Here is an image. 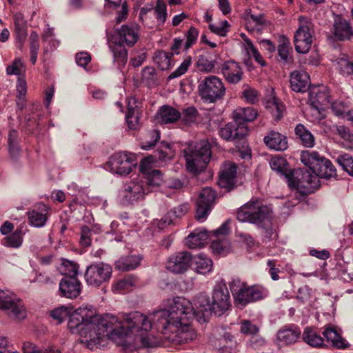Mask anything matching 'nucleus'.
<instances>
[{
    "mask_svg": "<svg viewBox=\"0 0 353 353\" xmlns=\"http://www.w3.org/2000/svg\"><path fill=\"white\" fill-rule=\"evenodd\" d=\"M50 316L58 323L68 317V327L72 334L89 336L98 345L105 338L125 345L132 334L142 336L150 326L148 318L139 311L101 316L92 307H81L72 311V308L61 306L53 310Z\"/></svg>",
    "mask_w": 353,
    "mask_h": 353,
    "instance_id": "obj_1",
    "label": "nucleus"
},
{
    "mask_svg": "<svg viewBox=\"0 0 353 353\" xmlns=\"http://www.w3.org/2000/svg\"><path fill=\"white\" fill-rule=\"evenodd\" d=\"M199 309L195 310L192 303L183 297H175L168 308L147 314L152 323V328L159 330L165 339L174 344H184L196 339L197 334L192 323L196 315L212 310L206 295L197 297Z\"/></svg>",
    "mask_w": 353,
    "mask_h": 353,
    "instance_id": "obj_2",
    "label": "nucleus"
},
{
    "mask_svg": "<svg viewBox=\"0 0 353 353\" xmlns=\"http://www.w3.org/2000/svg\"><path fill=\"white\" fill-rule=\"evenodd\" d=\"M288 186L291 190L290 195L294 194L299 202L319 188V176L305 168L288 170Z\"/></svg>",
    "mask_w": 353,
    "mask_h": 353,
    "instance_id": "obj_3",
    "label": "nucleus"
},
{
    "mask_svg": "<svg viewBox=\"0 0 353 353\" xmlns=\"http://www.w3.org/2000/svg\"><path fill=\"white\" fill-rule=\"evenodd\" d=\"M270 208L259 199H251L237 211L236 217L241 222H248L258 228L265 229L271 223Z\"/></svg>",
    "mask_w": 353,
    "mask_h": 353,
    "instance_id": "obj_4",
    "label": "nucleus"
},
{
    "mask_svg": "<svg viewBox=\"0 0 353 353\" xmlns=\"http://www.w3.org/2000/svg\"><path fill=\"white\" fill-rule=\"evenodd\" d=\"M183 152L187 170L194 174L202 172L211 159L210 144L205 141L189 143Z\"/></svg>",
    "mask_w": 353,
    "mask_h": 353,
    "instance_id": "obj_5",
    "label": "nucleus"
},
{
    "mask_svg": "<svg viewBox=\"0 0 353 353\" xmlns=\"http://www.w3.org/2000/svg\"><path fill=\"white\" fill-rule=\"evenodd\" d=\"M301 163L309 168L319 177L330 179L336 176V170L330 160L314 150H303L301 152Z\"/></svg>",
    "mask_w": 353,
    "mask_h": 353,
    "instance_id": "obj_6",
    "label": "nucleus"
},
{
    "mask_svg": "<svg viewBox=\"0 0 353 353\" xmlns=\"http://www.w3.org/2000/svg\"><path fill=\"white\" fill-rule=\"evenodd\" d=\"M198 91L203 101L215 103L223 98L226 89L221 79L215 75H209L199 82Z\"/></svg>",
    "mask_w": 353,
    "mask_h": 353,
    "instance_id": "obj_7",
    "label": "nucleus"
},
{
    "mask_svg": "<svg viewBox=\"0 0 353 353\" xmlns=\"http://www.w3.org/2000/svg\"><path fill=\"white\" fill-rule=\"evenodd\" d=\"M112 266L103 262H97L87 267L85 280L87 284L92 287H99L108 282L112 276Z\"/></svg>",
    "mask_w": 353,
    "mask_h": 353,
    "instance_id": "obj_8",
    "label": "nucleus"
},
{
    "mask_svg": "<svg viewBox=\"0 0 353 353\" xmlns=\"http://www.w3.org/2000/svg\"><path fill=\"white\" fill-rule=\"evenodd\" d=\"M0 309L6 311L8 315L14 319H23L26 311L20 299L8 290H0Z\"/></svg>",
    "mask_w": 353,
    "mask_h": 353,
    "instance_id": "obj_9",
    "label": "nucleus"
},
{
    "mask_svg": "<svg viewBox=\"0 0 353 353\" xmlns=\"http://www.w3.org/2000/svg\"><path fill=\"white\" fill-rule=\"evenodd\" d=\"M134 155L128 152H119L111 156L107 163L108 168L112 173L123 176L132 172L135 166Z\"/></svg>",
    "mask_w": 353,
    "mask_h": 353,
    "instance_id": "obj_10",
    "label": "nucleus"
},
{
    "mask_svg": "<svg viewBox=\"0 0 353 353\" xmlns=\"http://www.w3.org/2000/svg\"><path fill=\"white\" fill-rule=\"evenodd\" d=\"M142 314L144 316H145L149 321V323L150 324L149 329H148V330L145 332V333H144L143 336H138L137 334H132L130 339H129V342L125 345L119 344L109 338H105L103 340L101 339V345H98V344L95 343L93 341H92L90 339V338L89 337V336H88L87 337H85V336H83V337L85 338L87 341L90 342V343H89V345H91V343H92L97 347L103 346L108 340L112 341V342L116 343L117 345L123 346L125 347H130L132 345H137L138 341H139L141 346L144 347H157L159 345L160 341L158 339L157 337L154 336L150 332L152 329V323L151 322L150 317L148 316H147V314H143V313H142Z\"/></svg>",
    "mask_w": 353,
    "mask_h": 353,
    "instance_id": "obj_11",
    "label": "nucleus"
},
{
    "mask_svg": "<svg viewBox=\"0 0 353 353\" xmlns=\"http://www.w3.org/2000/svg\"><path fill=\"white\" fill-rule=\"evenodd\" d=\"M149 193V189L146 188L143 180L137 177L125 183L121 195L124 203H133L143 199Z\"/></svg>",
    "mask_w": 353,
    "mask_h": 353,
    "instance_id": "obj_12",
    "label": "nucleus"
},
{
    "mask_svg": "<svg viewBox=\"0 0 353 353\" xmlns=\"http://www.w3.org/2000/svg\"><path fill=\"white\" fill-rule=\"evenodd\" d=\"M231 307L230 297L226 284L222 281L214 286L211 303L212 311L218 316L225 313Z\"/></svg>",
    "mask_w": 353,
    "mask_h": 353,
    "instance_id": "obj_13",
    "label": "nucleus"
},
{
    "mask_svg": "<svg viewBox=\"0 0 353 353\" xmlns=\"http://www.w3.org/2000/svg\"><path fill=\"white\" fill-rule=\"evenodd\" d=\"M216 194L211 188H204L201 191L196 201L195 218L203 222L212 210Z\"/></svg>",
    "mask_w": 353,
    "mask_h": 353,
    "instance_id": "obj_14",
    "label": "nucleus"
},
{
    "mask_svg": "<svg viewBox=\"0 0 353 353\" xmlns=\"http://www.w3.org/2000/svg\"><path fill=\"white\" fill-rule=\"evenodd\" d=\"M248 134L247 125H238L235 122H230L219 130V134L223 139L233 142L236 147H239L240 143L244 142Z\"/></svg>",
    "mask_w": 353,
    "mask_h": 353,
    "instance_id": "obj_15",
    "label": "nucleus"
},
{
    "mask_svg": "<svg viewBox=\"0 0 353 353\" xmlns=\"http://www.w3.org/2000/svg\"><path fill=\"white\" fill-rule=\"evenodd\" d=\"M192 260V257L189 252H178L168 258L166 262V268L173 273L181 274L188 270Z\"/></svg>",
    "mask_w": 353,
    "mask_h": 353,
    "instance_id": "obj_16",
    "label": "nucleus"
},
{
    "mask_svg": "<svg viewBox=\"0 0 353 353\" xmlns=\"http://www.w3.org/2000/svg\"><path fill=\"white\" fill-rule=\"evenodd\" d=\"M81 283L76 277H63L59 282V295L68 299H75L81 292Z\"/></svg>",
    "mask_w": 353,
    "mask_h": 353,
    "instance_id": "obj_17",
    "label": "nucleus"
},
{
    "mask_svg": "<svg viewBox=\"0 0 353 353\" xmlns=\"http://www.w3.org/2000/svg\"><path fill=\"white\" fill-rule=\"evenodd\" d=\"M221 74L227 82L237 84L243 79V70L241 65L234 60L225 61L221 67Z\"/></svg>",
    "mask_w": 353,
    "mask_h": 353,
    "instance_id": "obj_18",
    "label": "nucleus"
},
{
    "mask_svg": "<svg viewBox=\"0 0 353 353\" xmlns=\"http://www.w3.org/2000/svg\"><path fill=\"white\" fill-rule=\"evenodd\" d=\"M312 37L308 25H302L294 34V45L297 52L307 53L312 46Z\"/></svg>",
    "mask_w": 353,
    "mask_h": 353,
    "instance_id": "obj_19",
    "label": "nucleus"
},
{
    "mask_svg": "<svg viewBox=\"0 0 353 353\" xmlns=\"http://www.w3.org/2000/svg\"><path fill=\"white\" fill-rule=\"evenodd\" d=\"M237 167L234 163L226 162L221 168L218 184L227 190L232 189L236 183Z\"/></svg>",
    "mask_w": 353,
    "mask_h": 353,
    "instance_id": "obj_20",
    "label": "nucleus"
},
{
    "mask_svg": "<svg viewBox=\"0 0 353 353\" xmlns=\"http://www.w3.org/2000/svg\"><path fill=\"white\" fill-rule=\"evenodd\" d=\"M117 32L119 37V43L132 47L139 39V26L135 23L122 25L117 29Z\"/></svg>",
    "mask_w": 353,
    "mask_h": 353,
    "instance_id": "obj_21",
    "label": "nucleus"
},
{
    "mask_svg": "<svg viewBox=\"0 0 353 353\" xmlns=\"http://www.w3.org/2000/svg\"><path fill=\"white\" fill-rule=\"evenodd\" d=\"M331 32L340 41L349 40L353 36L350 23L340 15L335 16Z\"/></svg>",
    "mask_w": 353,
    "mask_h": 353,
    "instance_id": "obj_22",
    "label": "nucleus"
},
{
    "mask_svg": "<svg viewBox=\"0 0 353 353\" xmlns=\"http://www.w3.org/2000/svg\"><path fill=\"white\" fill-rule=\"evenodd\" d=\"M309 101L318 110L329 104L330 94L327 88L323 85L312 88L309 92Z\"/></svg>",
    "mask_w": 353,
    "mask_h": 353,
    "instance_id": "obj_23",
    "label": "nucleus"
},
{
    "mask_svg": "<svg viewBox=\"0 0 353 353\" xmlns=\"http://www.w3.org/2000/svg\"><path fill=\"white\" fill-rule=\"evenodd\" d=\"M262 292L254 286H248L243 288V290L236 294L234 299L235 304L239 307H245L248 303L258 301L262 299Z\"/></svg>",
    "mask_w": 353,
    "mask_h": 353,
    "instance_id": "obj_24",
    "label": "nucleus"
},
{
    "mask_svg": "<svg viewBox=\"0 0 353 353\" xmlns=\"http://www.w3.org/2000/svg\"><path fill=\"white\" fill-rule=\"evenodd\" d=\"M49 208L45 204L40 203L28 212V219L30 225L36 228L45 225L48 217Z\"/></svg>",
    "mask_w": 353,
    "mask_h": 353,
    "instance_id": "obj_25",
    "label": "nucleus"
},
{
    "mask_svg": "<svg viewBox=\"0 0 353 353\" xmlns=\"http://www.w3.org/2000/svg\"><path fill=\"white\" fill-rule=\"evenodd\" d=\"M209 238L207 230L204 228H197L192 232L185 239V244L190 249L203 247Z\"/></svg>",
    "mask_w": 353,
    "mask_h": 353,
    "instance_id": "obj_26",
    "label": "nucleus"
},
{
    "mask_svg": "<svg viewBox=\"0 0 353 353\" xmlns=\"http://www.w3.org/2000/svg\"><path fill=\"white\" fill-rule=\"evenodd\" d=\"M258 116V112L252 107H239L232 114V118L238 125H245V123L252 122Z\"/></svg>",
    "mask_w": 353,
    "mask_h": 353,
    "instance_id": "obj_27",
    "label": "nucleus"
},
{
    "mask_svg": "<svg viewBox=\"0 0 353 353\" xmlns=\"http://www.w3.org/2000/svg\"><path fill=\"white\" fill-rule=\"evenodd\" d=\"M323 335L328 343L336 348L344 350L350 347L349 343L344 339L336 329L332 326L325 327Z\"/></svg>",
    "mask_w": 353,
    "mask_h": 353,
    "instance_id": "obj_28",
    "label": "nucleus"
},
{
    "mask_svg": "<svg viewBox=\"0 0 353 353\" xmlns=\"http://www.w3.org/2000/svg\"><path fill=\"white\" fill-rule=\"evenodd\" d=\"M181 117V114L175 108L169 105H163L158 110L157 119L161 123L168 124L175 123Z\"/></svg>",
    "mask_w": 353,
    "mask_h": 353,
    "instance_id": "obj_29",
    "label": "nucleus"
},
{
    "mask_svg": "<svg viewBox=\"0 0 353 353\" xmlns=\"http://www.w3.org/2000/svg\"><path fill=\"white\" fill-rule=\"evenodd\" d=\"M131 101H133V103L136 101L134 98H132L129 101L128 112L125 114V121L130 130H137L140 127L139 120L141 116V112L137 105L133 106L131 104Z\"/></svg>",
    "mask_w": 353,
    "mask_h": 353,
    "instance_id": "obj_30",
    "label": "nucleus"
},
{
    "mask_svg": "<svg viewBox=\"0 0 353 353\" xmlns=\"http://www.w3.org/2000/svg\"><path fill=\"white\" fill-rule=\"evenodd\" d=\"M309 76L305 72H292L290 75V86L296 92H304L308 88Z\"/></svg>",
    "mask_w": 353,
    "mask_h": 353,
    "instance_id": "obj_31",
    "label": "nucleus"
},
{
    "mask_svg": "<svg viewBox=\"0 0 353 353\" xmlns=\"http://www.w3.org/2000/svg\"><path fill=\"white\" fill-rule=\"evenodd\" d=\"M265 145L270 149L283 151L287 149L285 137L276 132H271L264 137Z\"/></svg>",
    "mask_w": 353,
    "mask_h": 353,
    "instance_id": "obj_32",
    "label": "nucleus"
},
{
    "mask_svg": "<svg viewBox=\"0 0 353 353\" xmlns=\"http://www.w3.org/2000/svg\"><path fill=\"white\" fill-rule=\"evenodd\" d=\"M139 255H128L121 256L115 261V268L121 271H130L137 268L141 263Z\"/></svg>",
    "mask_w": 353,
    "mask_h": 353,
    "instance_id": "obj_33",
    "label": "nucleus"
},
{
    "mask_svg": "<svg viewBox=\"0 0 353 353\" xmlns=\"http://www.w3.org/2000/svg\"><path fill=\"white\" fill-rule=\"evenodd\" d=\"M303 341L310 346L316 348L323 347V338L312 327H306L302 334Z\"/></svg>",
    "mask_w": 353,
    "mask_h": 353,
    "instance_id": "obj_34",
    "label": "nucleus"
},
{
    "mask_svg": "<svg viewBox=\"0 0 353 353\" xmlns=\"http://www.w3.org/2000/svg\"><path fill=\"white\" fill-rule=\"evenodd\" d=\"M146 188L149 189V192H152L154 188L159 187L163 182V174L161 171L156 170L152 171L141 177Z\"/></svg>",
    "mask_w": 353,
    "mask_h": 353,
    "instance_id": "obj_35",
    "label": "nucleus"
},
{
    "mask_svg": "<svg viewBox=\"0 0 353 353\" xmlns=\"http://www.w3.org/2000/svg\"><path fill=\"white\" fill-rule=\"evenodd\" d=\"M136 283V278L132 275H128L124 278L114 282L112 285V290L115 293H123L131 290Z\"/></svg>",
    "mask_w": 353,
    "mask_h": 353,
    "instance_id": "obj_36",
    "label": "nucleus"
},
{
    "mask_svg": "<svg viewBox=\"0 0 353 353\" xmlns=\"http://www.w3.org/2000/svg\"><path fill=\"white\" fill-rule=\"evenodd\" d=\"M109 47L113 54L114 62L117 63L119 67H123L127 63L128 52L123 45L110 44Z\"/></svg>",
    "mask_w": 353,
    "mask_h": 353,
    "instance_id": "obj_37",
    "label": "nucleus"
},
{
    "mask_svg": "<svg viewBox=\"0 0 353 353\" xmlns=\"http://www.w3.org/2000/svg\"><path fill=\"white\" fill-rule=\"evenodd\" d=\"M295 134L301 140L303 146L312 148L314 145V137L313 134L307 130L302 124H298L295 129Z\"/></svg>",
    "mask_w": 353,
    "mask_h": 353,
    "instance_id": "obj_38",
    "label": "nucleus"
},
{
    "mask_svg": "<svg viewBox=\"0 0 353 353\" xmlns=\"http://www.w3.org/2000/svg\"><path fill=\"white\" fill-rule=\"evenodd\" d=\"M25 233L26 230H23V227H19L13 233L5 238V245L10 248H19L23 243V236Z\"/></svg>",
    "mask_w": 353,
    "mask_h": 353,
    "instance_id": "obj_39",
    "label": "nucleus"
},
{
    "mask_svg": "<svg viewBox=\"0 0 353 353\" xmlns=\"http://www.w3.org/2000/svg\"><path fill=\"white\" fill-rule=\"evenodd\" d=\"M174 154V150L169 143H162L161 146L155 151L153 157L155 161L159 159L161 162H167L171 160Z\"/></svg>",
    "mask_w": 353,
    "mask_h": 353,
    "instance_id": "obj_40",
    "label": "nucleus"
},
{
    "mask_svg": "<svg viewBox=\"0 0 353 353\" xmlns=\"http://www.w3.org/2000/svg\"><path fill=\"white\" fill-rule=\"evenodd\" d=\"M195 269L199 274H205L212 269V261L204 254H199L195 258Z\"/></svg>",
    "mask_w": 353,
    "mask_h": 353,
    "instance_id": "obj_41",
    "label": "nucleus"
},
{
    "mask_svg": "<svg viewBox=\"0 0 353 353\" xmlns=\"http://www.w3.org/2000/svg\"><path fill=\"white\" fill-rule=\"evenodd\" d=\"M23 353H62L55 345H48L42 349H37L36 345L30 342H25L23 345Z\"/></svg>",
    "mask_w": 353,
    "mask_h": 353,
    "instance_id": "obj_42",
    "label": "nucleus"
},
{
    "mask_svg": "<svg viewBox=\"0 0 353 353\" xmlns=\"http://www.w3.org/2000/svg\"><path fill=\"white\" fill-rule=\"evenodd\" d=\"M270 165L272 170L287 179V161L285 157L274 156L270 159Z\"/></svg>",
    "mask_w": 353,
    "mask_h": 353,
    "instance_id": "obj_43",
    "label": "nucleus"
},
{
    "mask_svg": "<svg viewBox=\"0 0 353 353\" xmlns=\"http://www.w3.org/2000/svg\"><path fill=\"white\" fill-rule=\"evenodd\" d=\"M79 265L74 261L63 259L61 263L60 271L64 277H76L79 274Z\"/></svg>",
    "mask_w": 353,
    "mask_h": 353,
    "instance_id": "obj_44",
    "label": "nucleus"
},
{
    "mask_svg": "<svg viewBox=\"0 0 353 353\" xmlns=\"http://www.w3.org/2000/svg\"><path fill=\"white\" fill-rule=\"evenodd\" d=\"M173 54L163 50L158 51L154 54V61L163 70L171 66V58Z\"/></svg>",
    "mask_w": 353,
    "mask_h": 353,
    "instance_id": "obj_45",
    "label": "nucleus"
},
{
    "mask_svg": "<svg viewBox=\"0 0 353 353\" xmlns=\"http://www.w3.org/2000/svg\"><path fill=\"white\" fill-rule=\"evenodd\" d=\"M245 49L247 54L249 56H252L255 61L261 66L263 67L266 65V61L263 59L259 50L255 48L253 43L249 39H245Z\"/></svg>",
    "mask_w": 353,
    "mask_h": 353,
    "instance_id": "obj_46",
    "label": "nucleus"
},
{
    "mask_svg": "<svg viewBox=\"0 0 353 353\" xmlns=\"http://www.w3.org/2000/svg\"><path fill=\"white\" fill-rule=\"evenodd\" d=\"M160 139V132L157 130L148 132L145 138L141 142V148L143 150H148L155 146Z\"/></svg>",
    "mask_w": 353,
    "mask_h": 353,
    "instance_id": "obj_47",
    "label": "nucleus"
},
{
    "mask_svg": "<svg viewBox=\"0 0 353 353\" xmlns=\"http://www.w3.org/2000/svg\"><path fill=\"white\" fill-rule=\"evenodd\" d=\"M336 161L343 170L350 176H353V157L350 154L347 153L339 154Z\"/></svg>",
    "mask_w": 353,
    "mask_h": 353,
    "instance_id": "obj_48",
    "label": "nucleus"
},
{
    "mask_svg": "<svg viewBox=\"0 0 353 353\" xmlns=\"http://www.w3.org/2000/svg\"><path fill=\"white\" fill-rule=\"evenodd\" d=\"M141 77L142 81L149 87L154 86L157 84V72L153 67H145L142 70Z\"/></svg>",
    "mask_w": 353,
    "mask_h": 353,
    "instance_id": "obj_49",
    "label": "nucleus"
},
{
    "mask_svg": "<svg viewBox=\"0 0 353 353\" xmlns=\"http://www.w3.org/2000/svg\"><path fill=\"white\" fill-rule=\"evenodd\" d=\"M154 14L159 24L163 25L167 19V8L163 0H157L154 8Z\"/></svg>",
    "mask_w": 353,
    "mask_h": 353,
    "instance_id": "obj_50",
    "label": "nucleus"
},
{
    "mask_svg": "<svg viewBox=\"0 0 353 353\" xmlns=\"http://www.w3.org/2000/svg\"><path fill=\"white\" fill-rule=\"evenodd\" d=\"M242 97L250 104H254L259 101V94L256 90L248 85L243 86Z\"/></svg>",
    "mask_w": 353,
    "mask_h": 353,
    "instance_id": "obj_51",
    "label": "nucleus"
},
{
    "mask_svg": "<svg viewBox=\"0 0 353 353\" xmlns=\"http://www.w3.org/2000/svg\"><path fill=\"white\" fill-rule=\"evenodd\" d=\"M196 67L199 71L210 72L215 67V61L209 59L205 55H199Z\"/></svg>",
    "mask_w": 353,
    "mask_h": 353,
    "instance_id": "obj_52",
    "label": "nucleus"
},
{
    "mask_svg": "<svg viewBox=\"0 0 353 353\" xmlns=\"http://www.w3.org/2000/svg\"><path fill=\"white\" fill-rule=\"evenodd\" d=\"M208 27L212 32L221 37H225L229 31L230 24L226 20H222L216 23H210Z\"/></svg>",
    "mask_w": 353,
    "mask_h": 353,
    "instance_id": "obj_53",
    "label": "nucleus"
},
{
    "mask_svg": "<svg viewBox=\"0 0 353 353\" xmlns=\"http://www.w3.org/2000/svg\"><path fill=\"white\" fill-rule=\"evenodd\" d=\"M336 133L347 142L348 148H353V134H352L349 128L345 125H336Z\"/></svg>",
    "mask_w": 353,
    "mask_h": 353,
    "instance_id": "obj_54",
    "label": "nucleus"
},
{
    "mask_svg": "<svg viewBox=\"0 0 353 353\" xmlns=\"http://www.w3.org/2000/svg\"><path fill=\"white\" fill-rule=\"evenodd\" d=\"M25 72V66L20 58L15 59L12 63L6 68L8 75H20Z\"/></svg>",
    "mask_w": 353,
    "mask_h": 353,
    "instance_id": "obj_55",
    "label": "nucleus"
},
{
    "mask_svg": "<svg viewBox=\"0 0 353 353\" xmlns=\"http://www.w3.org/2000/svg\"><path fill=\"white\" fill-rule=\"evenodd\" d=\"M192 59L190 57H187L180 65L168 76L169 79L178 78L183 75L188 70L191 65Z\"/></svg>",
    "mask_w": 353,
    "mask_h": 353,
    "instance_id": "obj_56",
    "label": "nucleus"
},
{
    "mask_svg": "<svg viewBox=\"0 0 353 353\" xmlns=\"http://www.w3.org/2000/svg\"><path fill=\"white\" fill-rule=\"evenodd\" d=\"M18 132L15 130H11L8 134L9 152L12 157L19 154V148L17 145Z\"/></svg>",
    "mask_w": 353,
    "mask_h": 353,
    "instance_id": "obj_57",
    "label": "nucleus"
},
{
    "mask_svg": "<svg viewBox=\"0 0 353 353\" xmlns=\"http://www.w3.org/2000/svg\"><path fill=\"white\" fill-rule=\"evenodd\" d=\"M198 112L194 107H189L185 109L182 114V121L186 125H191L196 122Z\"/></svg>",
    "mask_w": 353,
    "mask_h": 353,
    "instance_id": "obj_58",
    "label": "nucleus"
},
{
    "mask_svg": "<svg viewBox=\"0 0 353 353\" xmlns=\"http://www.w3.org/2000/svg\"><path fill=\"white\" fill-rule=\"evenodd\" d=\"M156 161L153 156H148L143 158L139 165V170L141 172L145 175L152 171L155 170L153 169V166L155 163Z\"/></svg>",
    "mask_w": 353,
    "mask_h": 353,
    "instance_id": "obj_59",
    "label": "nucleus"
},
{
    "mask_svg": "<svg viewBox=\"0 0 353 353\" xmlns=\"http://www.w3.org/2000/svg\"><path fill=\"white\" fill-rule=\"evenodd\" d=\"M337 68L343 74H353V63L347 59L341 58L336 61Z\"/></svg>",
    "mask_w": 353,
    "mask_h": 353,
    "instance_id": "obj_60",
    "label": "nucleus"
},
{
    "mask_svg": "<svg viewBox=\"0 0 353 353\" xmlns=\"http://www.w3.org/2000/svg\"><path fill=\"white\" fill-rule=\"evenodd\" d=\"M240 324V332L243 334L254 335L259 332V327L248 320H243Z\"/></svg>",
    "mask_w": 353,
    "mask_h": 353,
    "instance_id": "obj_61",
    "label": "nucleus"
},
{
    "mask_svg": "<svg viewBox=\"0 0 353 353\" xmlns=\"http://www.w3.org/2000/svg\"><path fill=\"white\" fill-rule=\"evenodd\" d=\"M14 35L19 45V48L21 50L27 39L28 27L14 28Z\"/></svg>",
    "mask_w": 353,
    "mask_h": 353,
    "instance_id": "obj_62",
    "label": "nucleus"
},
{
    "mask_svg": "<svg viewBox=\"0 0 353 353\" xmlns=\"http://www.w3.org/2000/svg\"><path fill=\"white\" fill-rule=\"evenodd\" d=\"M199 31L194 27H190L188 32L185 34L186 41L185 43V50H188L192 45H194L198 38Z\"/></svg>",
    "mask_w": 353,
    "mask_h": 353,
    "instance_id": "obj_63",
    "label": "nucleus"
},
{
    "mask_svg": "<svg viewBox=\"0 0 353 353\" xmlns=\"http://www.w3.org/2000/svg\"><path fill=\"white\" fill-rule=\"evenodd\" d=\"M272 104L273 115L275 119L279 121L283 116V112L285 110V105L279 99L275 97L273 98Z\"/></svg>",
    "mask_w": 353,
    "mask_h": 353,
    "instance_id": "obj_64",
    "label": "nucleus"
}]
</instances>
